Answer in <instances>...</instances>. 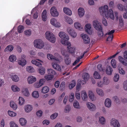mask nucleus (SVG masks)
Wrapping results in <instances>:
<instances>
[{
  "mask_svg": "<svg viewBox=\"0 0 127 127\" xmlns=\"http://www.w3.org/2000/svg\"><path fill=\"white\" fill-rule=\"evenodd\" d=\"M76 82L75 80H73L69 83L68 85L69 88L70 90H72L75 86Z\"/></svg>",
  "mask_w": 127,
  "mask_h": 127,
  "instance_id": "nucleus-36",
  "label": "nucleus"
},
{
  "mask_svg": "<svg viewBox=\"0 0 127 127\" xmlns=\"http://www.w3.org/2000/svg\"><path fill=\"white\" fill-rule=\"evenodd\" d=\"M32 33V32L30 29L26 30L24 32V34L27 36H30L31 35Z\"/></svg>",
  "mask_w": 127,
  "mask_h": 127,
  "instance_id": "nucleus-53",
  "label": "nucleus"
},
{
  "mask_svg": "<svg viewBox=\"0 0 127 127\" xmlns=\"http://www.w3.org/2000/svg\"><path fill=\"white\" fill-rule=\"evenodd\" d=\"M58 35L61 38L60 42L63 45L65 44L67 42V41H68L69 39L68 35L64 32H60L59 33Z\"/></svg>",
  "mask_w": 127,
  "mask_h": 127,
  "instance_id": "nucleus-2",
  "label": "nucleus"
},
{
  "mask_svg": "<svg viewBox=\"0 0 127 127\" xmlns=\"http://www.w3.org/2000/svg\"><path fill=\"white\" fill-rule=\"evenodd\" d=\"M118 68L119 73L121 75H124L125 74L126 72L124 70L121 65L118 67Z\"/></svg>",
  "mask_w": 127,
  "mask_h": 127,
  "instance_id": "nucleus-47",
  "label": "nucleus"
},
{
  "mask_svg": "<svg viewBox=\"0 0 127 127\" xmlns=\"http://www.w3.org/2000/svg\"><path fill=\"white\" fill-rule=\"evenodd\" d=\"M86 104L87 108L90 111L94 112L96 110V107L94 104L91 102H87Z\"/></svg>",
  "mask_w": 127,
  "mask_h": 127,
  "instance_id": "nucleus-7",
  "label": "nucleus"
},
{
  "mask_svg": "<svg viewBox=\"0 0 127 127\" xmlns=\"http://www.w3.org/2000/svg\"><path fill=\"white\" fill-rule=\"evenodd\" d=\"M32 95L33 98H37L39 97V95L38 91H35L32 92Z\"/></svg>",
  "mask_w": 127,
  "mask_h": 127,
  "instance_id": "nucleus-43",
  "label": "nucleus"
},
{
  "mask_svg": "<svg viewBox=\"0 0 127 127\" xmlns=\"http://www.w3.org/2000/svg\"><path fill=\"white\" fill-rule=\"evenodd\" d=\"M103 83L104 85H107L110 83V80L107 77H104L102 79Z\"/></svg>",
  "mask_w": 127,
  "mask_h": 127,
  "instance_id": "nucleus-41",
  "label": "nucleus"
},
{
  "mask_svg": "<svg viewBox=\"0 0 127 127\" xmlns=\"http://www.w3.org/2000/svg\"><path fill=\"white\" fill-rule=\"evenodd\" d=\"M22 93L24 96L26 97H29L30 95L28 89L27 88H23L21 91Z\"/></svg>",
  "mask_w": 127,
  "mask_h": 127,
  "instance_id": "nucleus-25",
  "label": "nucleus"
},
{
  "mask_svg": "<svg viewBox=\"0 0 127 127\" xmlns=\"http://www.w3.org/2000/svg\"><path fill=\"white\" fill-rule=\"evenodd\" d=\"M100 14L103 16L108 18H109L112 20H114L115 17L113 10L111 9L99 8Z\"/></svg>",
  "mask_w": 127,
  "mask_h": 127,
  "instance_id": "nucleus-1",
  "label": "nucleus"
},
{
  "mask_svg": "<svg viewBox=\"0 0 127 127\" xmlns=\"http://www.w3.org/2000/svg\"><path fill=\"white\" fill-rule=\"evenodd\" d=\"M31 13H34L33 17L34 19H36L38 17V12L35 8H33L31 11Z\"/></svg>",
  "mask_w": 127,
  "mask_h": 127,
  "instance_id": "nucleus-44",
  "label": "nucleus"
},
{
  "mask_svg": "<svg viewBox=\"0 0 127 127\" xmlns=\"http://www.w3.org/2000/svg\"><path fill=\"white\" fill-rule=\"evenodd\" d=\"M96 92L98 95L101 97L103 96L104 95V93L103 90L100 89L96 88Z\"/></svg>",
  "mask_w": 127,
  "mask_h": 127,
  "instance_id": "nucleus-32",
  "label": "nucleus"
},
{
  "mask_svg": "<svg viewBox=\"0 0 127 127\" xmlns=\"http://www.w3.org/2000/svg\"><path fill=\"white\" fill-rule=\"evenodd\" d=\"M61 53L62 55L65 56H69L68 51H67L63 49L62 50Z\"/></svg>",
  "mask_w": 127,
  "mask_h": 127,
  "instance_id": "nucleus-56",
  "label": "nucleus"
},
{
  "mask_svg": "<svg viewBox=\"0 0 127 127\" xmlns=\"http://www.w3.org/2000/svg\"><path fill=\"white\" fill-rule=\"evenodd\" d=\"M103 82L101 81H98L97 83V86L99 87H102L104 85Z\"/></svg>",
  "mask_w": 127,
  "mask_h": 127,
  "instance_id": "nucleus-64",
  "label": "nucleus"
},
{
  "mask_svg": "<svg viewBox=\"0 0 127 127\" xmlns=\"http://www.w3.org/2000/svg\"><path fill=\"white\" fill-rule=\"evenodd\" d=\"M41 92L43 94H46L48 92V87L45 86L41 89Z\"/></svg>",
  "mask_w": 127,
  "mask_h": 127,
  "instance_id": "nucleus-57",
  "label": "nucleus"
},
{
  "mask_svg": "<svg viewBox=\"0 0 127 127\" xmlns=\"http://www.w3.org/2000/svg\"><path fill=\"white\" fill-rule=\"evenodd\" d=\"M75 49V47H72L68 49L67 51L69 53L72 54L74 53Z\"/></svg>",
  "mask_w": 127,
  "mask_h": 127,
  "instance_id": "nucleus-55",
  "label": "nucleus"
},
{
  "mask_svg": "<svg viewBox=\"0 0 127 127\" xmlns=\"http://www.w3.org/2000/svg\"><path fill=\"white\" fill-rule=\"evenodd\" d=\"M19 122L21 126L22 127H25L27 124V121L25 118L22 117L19 119Z\"/></svg>",
  "mask_w": 127,
  "mask_h": 127,
  "instance_id": "nucleus-22",
  "label": "nucleus"
},
{
  "mask_svg": "<svg viewBox=\"0 0 127 127\" xmlns=\"http://www.w3.org/2000/svg\"><path fill=\"white\" fill-rule=\"evenodd\" d=\"M81 98L82 100L86 101L88 100V95L86 91L85 90L81 91L80 92Z\"/></svg>",
  "mask_w": 127,
  "mask_h": 127,
  "instance_id": "nucleus-13",
  "label": "nucleus"
},
{
  "mask_svg": "<svg viewBox=\"0 0 127 127\" xmlns=\"http://www.w3.org/2000/svg\"><path fill=\"white\" fill-rule=\"evenodd\" d=\"M63 11L65 14L70 16L72 15V11L69 8H64Z\"/></svg>",
  "mask_w": 127,
  "mask_h": 127,
  "instance_id": "nucleus-50",
  "label": "nucleus"
},
{
  "mask_svg": "<svg viewBox=\"0 0 127 127\" xmlns=\"http://www.w3.org/2000/svg\"><path fill=\"white\" fill-rule=\"evenodd\" d=\"M57 21V20L54 18H52L50 20V23L52 25L54 26Z\"/></svg>",
  "mask_w": 127,
  "mask_h": 127,
  "instance_id": "nucleus-61",
  "label": "nucleus"
},
{
  "mask_svg": "<svg viewBox=\"0 0 127 127\" xmlns=\"http://www.w3.org/2000/svg\"><path fill=\"white\" fill-rule=\"evenodd\" d=\"M14 49L13 46L11 45H10L7 46L4 50L5 52H11Z\"/></svg>",
  "mask_w": 127,
  "mask_h": 127,
  "instance_id": "nucleus-42",
  "label": "nucleus"
},
{
  "mask_svg": "<svg viewBox=\"0 0 127 127\" xmlns=\"http://www.w3.org/2000/svg\"><path fill=\"white\" fill-rule=\"evenodd\" d=\"M73 106L74 107L77 109H80V106L79 102L77 100L75 101L73 103Z\"/></svg>",
  "mask_w": 127,
  "mask_h": 127,
  "instance_id": "nucleus-46",
  "label": "nucleus"
},
{
  "mask_svg": "<svg viewBox=\"0 0 127 127\" xmlns=\"http://www.w3.org/2000/svg\"><path fill=\"white\" fill-rule=\"evenodd\" d=\"M52 65L54 69L59 71H61L62 69H64V66H62L61 68L59 65L54 63H52Z\"/></svg>",
  "mask_w": 127,
  "mask_h": 127,
  "instance_id": "nucleus-18",
  "label": "nucleus"
},
{
  "mask_svg": "<svg viewBox=\"0 0 127 127\" xmlns=\"http://www.w3.org/2000/svg\"><path fill=\"white\" fill-rule=\"evenodd\" d=\"M24 27L22 25H20L18 28V31L19 33H21L22 32L23 29Z\"/></svg>",
  "mask_w": 127,
  "mask_h": 127,
  "instance_id": "nucleus-63",
  "label": "nucleus"
},
{
  "mask_svg": "<svg viewBox=\"0 0 127 127\" xmlns=\"http://www.w3.org/2000/svg\"><path fill=\"white\" fill-rule=\"evenodd\" d=\"M71 110L70 106L68 105H66L64 107V112L65 113H68Z\"/></svg>",
  "mask_w": 127,
  "mask_h": 127,
  "instance_id": "nucleus-48",
  "label": "nucleus"
},
{
  "mask_svg": "<svg viewBox=\"0 0 127 127\" xmlns=\"http://www.w3.org/2000/svg\"><path fill=\"white\" fill-rule=\"evenodd\" d=\"M98 122L101 125H103L105 123L106 119L103 116L99 117L98 118Z\"/></svg>",
  "mask_w": 127,
  "mask_h": 127,
  "instance_id": "nucleus-33",
  "label": "nucleus"
},
{
  "mask_svg": "<svg viewBox=\"0 0 127 127\" xmlns=\"http://www.w3.org/2000/svg\"><path fill=\"white\" fill-rule=\"evenodd\" d=\"M11 79L13 81L17 82H19L20 80L19 76L16 74H12L11 77Z\"/></svg>",
  "mask_w": 127,
  "mask_h": 127,
  "instance_id": "nucleus-29",
  "label": "nucleus"
},
{
  "mask_svg": "<svg viewBox=\"0 0 127 127\" xmlns=\"http://www.w3.org/2000/svg\"><path fill=\"white\" fill-rule=\"evenodd\" d=\"M45 69L41 67L38 68V72L41 74L43 75L45 72Z\"/></svg>",
  "mask_w": 127,
  "mask_h": 127,
  "instance_id": "nucleus-51",
  "label": "nucleus"
},
{
  "mask_svg": "<svg viewBox=\"0 0 127 127\" xmlns=\"http://www.w3.org/2000/svg\"><path fill=\"white\" fill-rule=\"evenodd\" d=\"M93 77L96 79H100L101 78L100 73L97 71H95L94 72Z\"/></svg>",
  "mask_w": 127,
  "mask_h": 127,
  "instance_id": "nucleus-23",
  "label": "nucleus"
},
{
  "mask_svg": "<svg viewBox=\"0 0 127 127\" xmlns=\"http://www.w3.org/2000/svg\"><path fill=\"white\" fill-rule=\"evenodd\" d=\"M8 113L9 115L11 117H15L17 115V114L12 111L9 110Z\"/></svg>",
  "mask_w": 127,
  "mask_h": 127,
  "instance_id": "nucleus-58",
  "label": "nucleus"
},
{
  "mask_svg": "<svg viewBox=\"0 0 127 127\" xmlns=\"http://www.w3.org/2000/svg\"><path fill=\"white\" fill-rule=\"evenodd\" d=\"M34 46L36 48L40 49L43 48L44 44L43 41L40 39H37L33 41Z\"/></svg>",
  "mask_w": 127,
  "mask_h": 127,
  "instance_id": "nucleus-3",
  "label": "nucleus"
},
{
  "mask_svg": "<svg viewBox=\"0 0 127 127\" xmlns=\"http://www.w3.org/2000/svg\"><path fill=\"white\" fill-rule=\"evenodd\" d=\"M85 12V10L84 8H79L78 9V14L80 17H82L84 15Z\"/></svg>",
  "mask_w": 127,
  "mask_h": 127,
  "instance_id": "nucleus-35",
  "label": "nucleus"
},
{
  "mask_svg": "<svg viewBox=\"0 0 127 127\" xmlns=\"http://www.w3.org/2000/svg\"><path fill=\"white\" fill-rule=\"evenodd\" d=\"M112 71L113 69L110 66H108L107 67L106 70V72L107 75H111Z\"/></svg>",
  "mask_w": 127,
  "mask_h": 127,
  "instance_id": "nucleus-39",
  "label": "nucleus"
},
{
  "mask_svg": "<svg viewBox=\"0 0 127 127\" xmlns=\"http://www.w3.org/2000/svg\"><path fill=\"white\" fill-rule=\"evenodd\" d=\"M25 111L27 113L30 112L32 109L33 107L30 105H25L24 107Z\"/></svg>",
  "mask_w": 127,
  "mask_h": 127,
  "instance_id": "nucleus-27",
  "label": "nucleus"
},
{
  "mask_svg": "<svg viewBox=\"0 0 127 127\" xmlns=\"http://www.w3.org/2000/svg\"><path fill=\"white\" fill-rule=\"evenodd\" d=\"M45 81L44 79H40L38 81L35 82L33 84V86L34 87L36 88H38L44 85Z\"/></svg>",
  "mask_w": 127,
  "mask_h": 127,
  "instance_id": "nucleus-9",
  "label": "nucleus"
},
{
  "mask_svg": "<svg viewBox=\"0 0 127 127\" xmlns=\"http://www.w3.org/2000/svg\"><path fill=\"white\" fill-rule=\"evenodd\" d=\"M85 31L88 34H91L93 33V30L92 29L91 25L90 24H86L84 27Z\"/></svg>",
  "mask_w": 127,
  "mask_h": 127,
  "instance_id": "nucleus-12",
  "label": "nucleus"
},
{
  "mask_svg": "<svg viewBox=\"0 0 127 127\" xmlns=\"http://www.w3.org/2000/svg\"><path fill=\"white\" fill-rule=\"evenodd\" d=\"M88 96L90 99L92 101H95L96 100V97L93 92L91 90L88 91Z\"/></svg>",
  "mask_w": 127,
  "mask_h": 127,
  "instance_id": "nucleus-14",
  "label": "nucleus"
},
{
  "mask_svg": "<svg viewBox=\"0 0 127 127\" xmlns=\"http://www.w3.org/2000/svg\"><path fill=\"white\" fill-rule=\"evenodd\" d=\"M47 12L46 10H44L42 14V19L43 21H45L47 19V15L46 14Z\"/></svg>",
  "mask_w": 127,
  "mask_h": 127,
  "instance_id": "nucleus-40",
  "label": "nucleus"
},
{
  "mask_svg": "<svg viewBox=\"0 0 127 127\" xmlns=\"http://www.w3.org/2000/svg\"><path fill=\"white\" fill-rule=\"evenodd\" d=\"M66 31L67 32L72 38H75L76 37L77 35V33L72 28L70 27L67 28Z\"/></svg>",
  "mask_w": 127,
  "mask_h": 127,
  "instance_id": "nucleus-10",
  "label": "nucleus"
},
{
  "mask_svg": "<svg viewBox=\"0 0 127 127\" xmlns=\"http://www.w3.org/2000/svg\"><path fill=\"white\" fill-rule=\"evenodd\" d=\"M37 61H38L41 62L42 63H43L42 61L39 59H37L36 60H32L31 61V62L32 64H34L37 66H39L41 65L42 64L38 62Z\"/></svg>",
  "mask_w": 127,
  "mask_h": 127,
  "instance_id": "nucleus-28",
  "label": "nucleus"
},
{
  "mask_svg": "<svg viewBox=\"0 0 127 127\" xmlns=\"http://www.w3.org/2000/svg\"><path fill=\"white\" fill-rule=\"evenodd\" d=\"M56 38L52 32H49L48 33V40L50 42L54 43L56 40Z\"/></svg>",
  "mask_w": 127,
  "mask_h": 127,
  "instance_id": "nucleus-15",
  "label": "nucleus"
},
{
  "mask_svg": "<svg viewBox=\"0 0 127 127\" xmlns=\"http://www.w3.org/2000/svg\"><path fill=\"white\" fill-rule=\"evenodd\" d=\"M74 28L80 31H82L83 30V28L81 24L78 22H76L74 24Z\"/></svg>",
  "mask_w": 127,
  "mask_h": 127,
  "instance_id": "nucleus-19",
  "label": "nucleus"
},
{
  "mask_svg": "<svg viewBox=\"0 0 127 127\" xmlns=\"http://www.w3.org/2000/svg\"><path fill=\"white\" fill-rule=\"evenodd\" d=\"M26 71L29 73H32L35 72V70L33 67L31 66H28L26 67Z\"/></svg>",
  "mask_w": 127,
  "mask_h": 127,
  "instance_id": "nucleus-31",
  "label": "nucleus"
},
{
  "mask_svg": "<svg viewBox=\"0 0 127 127\" xmlns=\"http://www.w3.org/2000/svg\"><path fill=\"white\" fill-rule=\"evenodd\" d=\"M92 24L94 28L97 30L102 29L100 23L97 20H95L92 22Z\"/></svg>",
  "mask_w": 127,
  "mask_h": 127,
  "instance_id": "nucleus-5",
  "label": "nucleus"
},
{
  "mask_svg": "<svg viewBox=\"0 0 127 127\" xmlns=\"http://www.w3.org/2000/svg\"><path fill=\"white\" fill-rule=\"evenodd\" d=\"M64 21L70 25H72L73 24V21L70 17L66 16L64 17Z\"/></svg>",
  "mask_w": 127,
  "mask_h": 127,
  "instance_id": "nucleus-30",
  "label": "nucleus"
},
{
  "mask_svg": "<svg viewBox=\"0 0 127 127\" xmlns=\"http://www.w3.org/2000/svg\"><path fill=\"white\" fill-rule=\"evenodd\" d=\"M17 60L16 56L14 55H11L8 58L9 61L11 62L14 63Z\"/></svg>",
  "mask_w": 127,
  "mask_h": 127,
  "instance_id": "nucleus-38",
  "label": "nucleus"
},
{
  "mask_svg": "<svg viewBox=\"0 0 127 127\" xmlns=\"http://www.w3.org/2000/svg\"><path fill=\"white\" fill-rule=\"evenodd\" d=\"M110 125L113 127H120V124L119 120L114 118L112 119L110 121Z\"/></svg>",
  "mask_w": 127,
  "mask_h": 127,
  "instance_id": "nucleus-8",
  "label": "nucleus"
},
{
  "mask_svg": "<svg viewBox=\"0 0 127 127\" xmlns=\"http://www.w3.org/2000/svg\"><path fill=\"white\" fill-rule=\"evenodd\" d=\"M36 81L37 79L36 77L32 75L29 76L27 78V82L28 84L29 85L34 83Z\"/></svg>",
  "mask_w": 127,
  "mask_h": 127,
  "instance_id": "nucleus-11",
  "label": "nucleus"
},
{
  "mask_svg": "<svg viewBox=\"0 0 127 127\" xmlns=\"http://www.w3.org/2000/svg\"><path fill=\"white\" fill-rule=\"evenodd\" d=\"M105 106L108 108H110L112 106V102L111 100L109 98H106L104 101Z\"/></svg>",
  "mask_w": 127,
  "mask_h": 127,
  "instance_id": "nucleus-20",
  "label": "nucleus"
},
{
  "mask_svg": "<svg viewBox=\"0 0 127 127\" xmlns=\"http://www.w3.org/2000/svg\"><path fill=\"white\" fill-rule=\"evenodd\" d=\"M55 72L53 70L50 69L48 70V80H52L54 78V75L55 74Z\"/></svg>",
  "mask_w": 127,
  "mask_h": 127,
  "instance_id": "nucleus-21",
  "label": "nucleus"
},
{
  "mask_svg": "<svg viewBox=\"0 0 127 127\" xmlns=\"http://www.w3.org/2000/svg\"><path fill=\"white\" fill-rule=\"evenodd\" d=\"M26 57L25 55L22 54L21 55L20 57L18 60V63L19 65L23 67L26 64L27 62L25 59Z\"/></svg>",
  "mask_w": 127,
  "mask_h": 127,
  "instance_id": "nucleus-4",
  "label": "nucleus"
},
{
  "mask_svg": "<svg viewBox=\"0 0 127 127\" xmlns=\"http://www.w3.org/2000/svg\"><path fill=\"white\" fill-rule=\"evenodd\" d=\"M54 55L55 57L51 54H48V57L51 60H53L58 62H60L62 60V57L60 56L58 53H55Z\"/></svg>",
  "mask_w": 127,
  "mask_h": 127,
  "instance_id": "nucleus-6",
  "label": "nucleus"
},
{
  "mask_svg": "<svg viewBox=\"0 0 127 127\" xmlns=\"http://www.w3.org/2000/svg\"><path fill=\"white\" fill-rule=\"evenodd\" d=\"M81 36L83 38L84 42L85 43H88L90 42V38L87 35L82 33L81 34Z\"/></svg>",
  "mask_w": 127,
  "mask_h": 127,
  "instance_id": "nucleus-16",
  "label": "nucleus"
},
{
  "mask_svg": "<svg viewBox=\"0 0 127 127\" xmlns=\"http://www.w3.org/2000/svg\"><path fill=\"white\" fill-rule=\"evenodd\" d=\"M74 93L71 92L69 96L68 100L70 102H72L74 99Z\"/></svg>",
  "mask_w": 127,
  "mask_h": 127,
  "instance_id": "nucleus-37",
  "label": "nucleus"
},
{
  "mask_svg": "<svg viewBox=\"0 0 127 127\" xmlns=\"http://www.w3.org/2000/svg\"><path fill=\"white\" fill-rule=\"evenodd\" d=\"M98 31H99L98 32V35L99 37L101 38H103L104 36L103 32L102 31V30Z\"/></svg>",
  "mask_w": 127,
  "mask_h": 127,
  "instance_id": "nucleus-59",
  "label": "nucleus"
},
{
  "mask_svg": "<svg viewBox=\"0 0 127 127\" xmlns=\"http://www.w3.org/2000/svg\"><path fill=\"white\" fill-rule=\"evenodd\" d=\"M18 100V104L19 105L22 106L25 104V100L23 97L21 96L19 97Z\"/></svg>",
  "mask_w": 127,
  "mask_h": 127,
  "instance_id": "nucleus-34",
  "label": "nucleus"
},
{
  "mask_svg": "<svg viewBox=\"0 0 127 127\" xmlns=\"http://www.w3.org/2000/svg\"><path fill=\"white\" fill-rule=\"evenodd\" d=\"M9 125L10 127H19L18 125L15 122L13 121L10 122Z\"/></svg>",
  "mask_w": 127,
  "mask_h": 127,
  "instance_id": "nucleus-52",
  "label": "nucleus"
},
{
  "mask_svg": "<svg viewBox=\"0 0 127 127\" xmlns=\"http://www.w3.org/2000/svg\"><path fill=\"white\" fill-rule=\"evenodd\" d=\"M124 59L121 56H119L118 57V59L119 61L123 64L125 66H127V63L125 61Z\"/></svg>",
  "mask_w": 127,
  "mask_h": 127,
  "instance_id": "nucleus-45",
  "label": "nucleus"
},
{
  "mask_svg": "<svg viewBox=\"0 0 127 127\" xmlns=\"http://www.w3.org/2000/svg\"><path fill=\"white\" fill-rule=\"evenodd\" d=\"M43 112L42 110H39L36 113V115L38 118L41 117L42 115Z\"/></svg>",
  "mask_w": 127,
  "mask_h": 127,
  "instance_id": "nucleus-62",
  "label": "nucleus"
},
{
  "mask_svg": "<svg viewBox=\"0 0 127 127\" xmlns=\"http://www.w3.org/2000/svg\"><path fill=\"white\" fill-rule=\"evenodd\" d=\"M75 96L76 99L78 100H80L81 98V95L79 92H76L75 93Z\"/></svg>",
  "mask_w": 127,
  "mask_h": 127,
  "instance_id": "nucleus-60",
  "label": "nucleus"
},
{
  "mask_svg": "<svg viewBox=\"0 0 127 127\" xmlns=\"http://www.w3.org/2000/svg\"><path fill=\"white\" fill-rule=\"evenodd\" d=\"M111 66L114 68H116L117 66L116 62L114 59H112L111 61Z\"/></svg>",
  "mask_w": 127,
  "mask_h": 127,
  "instance_id": "nucleus-54",
  "label": "nucleus"
},
{
  "mask_svg": "<svg viewBox=\"0 0 127 127\" xmlns=\"http://www.w3.org/2000/svg\"><path fill=\"white\" fill-rule=\"evenodd\" d=\"M11 89L12 91L14 93L18 92L20 91V89L17 86L13 85L11 86Z\"/></svg>",
  "mask_w": 127,
  "mask_h": 127,
  "instance_id": "nucleus-26",
  "label": "nucleus"
},
{
  "mask_svg": "<svg viewBox=\"0 0 127 127\" xmlns=\"http://www.w3.org/2000/svg\"><path fill=\"white\" fill-rule=\"evenodd\" d=\"M82 76L84 80V82L83 83V82H81V83L82 84H84L86 83V81L89 80L90 78V76L88 73L85 72L83 74Z\"/></svg>",
  "mask_w": 127,
  "mask_h": 127,
  "instance_id": "nucleus-17",
  "label": "nucleus"
},
{
  "mask_svg": "<svg viewBox=\"0 0 127 127\" xmlns=\"http://www.w3.org/2000/svg\"><path fill=\"white\" fill-rule=\"evenodd\" d=\"M50 12L51 15L54 17H57L59 15V13L56 8H51Z\"/></svg>",
  "mask_w": 127,
  "mask_h": 127,
  "instance_id": "nucleus-24",
  "label": "nucleus"
},
{
  "mask_svg": "<svg viewBox=\"0 0 127 127\" xmlns=\"http://www.w3.org/2000/svg\"><path fill=\"white\" fill-rule=\"evenodd\" d=\"M10 106L13 109L16 110L17 108V105L13 101H11L10 102Z\"/></svg>",
  "mask_w": 127,
  "mask_h": 127,
  "instance_id": "nucleus-49",
  "label": "nucleus"
}]
</instances>
